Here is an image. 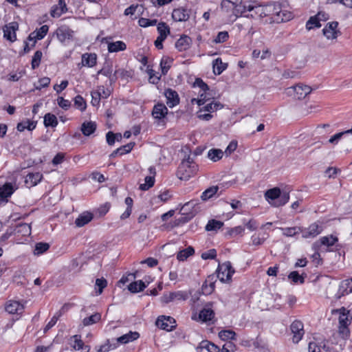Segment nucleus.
<instances>
[{"mask_svg":"<svg viewBox=\"0 0 352 352\" xmlns=\"http://www.w3.org/2000/svg\"><path fill=\"white\" fill-rule=\"evenodd\" d=\"M292 14L291 12H287V11L282 10V13H280L278 17H274V22L280 23L287 21L292 19Z\"/></svg>","mask_w":352,"mask_h":352,"instance_id":"nucleus-48","label":"nucleus"},{"mask_svg":"<svg viewBox=\"0 0 352 352\" xmlns=\"http://www.w3.org/2000/svg\"><path fill=\"white\" fill-rule=\"evenodd\" d=\"M112 72V64L110 63H105L103 67L98 72V74H102L107 77L108 76H110Z\"/></svg>","mask_w":352,"mask_h":352,"instance_id":"nucleus-58","label":"nucleus"},{"mask_svg":"<svg viewBox=\"0 0 352 352\" xmlns=\"http://www.w3.org/2000/svg\"><path fill=\"white\" fill-rule=\"evenodd\" d=\"M338 26V23L337 21L328 23L322 30L323 34L328 39L336 38L341 34L339 30H337Z\"/></svg>","mask_w":352,"mask_h":352,"instance_id":"nucleus-8","label":"nucleus"},{"mask_svg":"<svg viewBox=\"0 0 352 352\" xmlns=\"http://www.w3.org/2000/svg\"><path fill=\"white\" fill-rule=\"evenodd\" d=\"M50 248V245L47 243L39 242L35 245L34 254L40 255L45 252Z\"/></svg>","mask_w":352,"mask_h":352,"instance_id":"nucleus-45","label":"nucleus"},{"mask_svg":"<svg viewBox=\"0 0 352 352\" xmlns=\"http://www.w3.org/2000/svg\"><path fill=\"white\" fill-rule=\"evenodd\" d=\"M107 281L106 279L101 278H97L96 280V285L98 287V290L97 291L98 294H101L102 293L103 289L107 287Z\"/></svg>","mask_w":352,"mask_h":352,"instance_id":"nucleus-62","label":"nucleus"},{"mask_svg":"<svg viewBox=\"0 0 352 352\" xmlns=\"http://www.w3.org/2000/svg\"><path fill=\"white\" fill-rule=\"evenodd\" d=\"M168 113V109L163 103H157L154 105L152 111V116L155 119L160 120L166 117Z\"/></svg>","mask_w":352,"mask_h":352,"instance_id":"nucleus-15","label":"nucleus"},{"mask_svg":"<svg viewBox=\"0 0 352 352\" xmlns=\"http://www.w3.org/2000/svg\"><path fill=\"white\" fill-rule=\"evenodd\" d=\"M144 184H142L140 186V189L142 190H147L153 186L155 184V177L146 176L144 179Z\"/></svg>","mask_w":352,"mask_h":352,"instance_id":"nucleus-47","label":"nucleus"},{"mask_svg":"<svg viewBox=\"0 0 352 352\" xmlns=\"http://www.w3.org/2000/svg\"><path fill=\"white\" fill-rule=\"evenodd\" d=\"M191 43V38L184 34L176 41L175 46L179 52H182L188 50L190 47Z\"/></svg>","mask_w":352,"mask_h":352,"instance_id":"nucleus-21","label":"nucleus"},{"mask_svg":"<svg viewBox=\"0 0 352 352\" xmlns=\"http://www.w3.org/2000/svg\"><path fill=\"white\" fill-rule=\"evenodd\" d=\"M101 318V315L99 313L92 314L89 317L85 318L82 320V323L85 326L91 325L98 322Z\"/></svg>","mask_w":352,"mask_h":352,"instance_id":"nucleus-44","label":"nucleus"},{"mask_svg":"<svg viewBox=\"0 0 352 352\" xmlns=\"http://www.w3.org/2000/svg\"><path fill=\"white\" fill-rule=\"evenodd\" d=\"M338 333L340 337L343 339H348L350 336V331L349 327L339 325L338 327Z\"/></svg>","mask_w":352,"mask_h":352,"instance_id":"nucleus-60","label":"nucleus"},{"mask_svg":"<svg viewBox=\"0 0 352 352\" xmlns=\"http://www.w3.org/2000/svg\"><path fill=\"white\" fill-rule=\"evenodd\" d=\"M23 305L18 301L10 300L6 304L5 309L10 314H20L23 311Z\"/></svg>","mask_w":352,"mask_h":352,"instance_id":"nucleus-18","label":"nucleus"},{"mask_svg":"<svg viewBox=\"0 0 352 352\" xmlns=\"http://www.w3.org/2000/svg\"><path fill=\"white\" fill-rule=\"evenodd\" d=\"M157 31L159 36L166 38L168 34L170 33V28L164 22L159 23L157 25Z\"/></svg>","mask_w":352,"mask_h":352,"instance_id":"nucleus-46","label":"nucleus"},{"mask_svg":"<svg viewBox=\"0 0 352 352\" xmlns=\"http://www.w3.org/2000/svg\"><path fill=\"white\" fill-rule=\"evenodd\" d=\"M74 105L76 108L80 109L81 111H85L87 107V104H86L85 100L80 95H78L74 98Z\"/></svg>","mask_w":352,"mask_h":352,"instance_id":"nucleus-53","label":"nucleus"},{"mask_svg":"<svg viewBox=\"0 0 352 352\" xmlns=\"http://www.w3.org/2000/svg\"><path fill=\"white\" fill-rule=\"evenodd\" d=\"M333 313L339 314V325L347 326L351 324L352 316L349 318L350 311L342 307L340 309L333 311Z\"/></svg>","mask_w":352,"mask_h":352,"instance_id":"nucleus-11","label":"nucleus"},{"mask_svg":"<svg viewBox=\"0 0 352 352\" xmlns=\"http://www.w3.org/2000/svg\"><path fill=\"white\" fill-rule=\"evenodd\" d=\"M126 48V45L125 43L121 41H118L116 42H111L108 43V51L109 52H118L120 51H124Z\"/></svg>","mask_w":352,"mask_h":352,"instance_id":"nucleus-34","label":"nucleus"},{"mask_svg":"<svg viewBox=\"0 0 352 352\" xmlns=\"http://www.w3.org/2000/svg\"><path fill=\"white\" fill-rule=\"evenodd\" d=\"M194 164L193 159L188 155L179 165L177 171V176L181 180H188L191 176V165Z\"/></svg>","mask_w":352,"mask_h":352,"instance_id":"nucleus-2","label":"nucleus"},{"mask_svg":"<svg viewBox=\"0 0 352 352\" xmlns=\"http://www.w3.org/2000/svg\"><path fill=\"white\" fill-rule=\"evenodd\" d=\"M223 226V223L215 219L209 220L206 226V230L207 231H217L221 229Z\"/></svg>","mask_w":352,"mask_h":352,"instance_id":"nucleus-39","label":"nucleus"},{"mask_svg":"<svg viewBox=\"0 0 352 352\" xmlns=\"http://www.w3.org/2000/svg\"><path fill=\"white\" fill-rule=\"evenodd\" d=\"M67 305H64L62 308L56 312L54 316L51 318L50 322L46 324L44 328V332H47L50 330L52 327H54L57 322L58 318L62 316V314L67 309Z\"/></svg>","mask_w":352,"mask_h":352,"instance_id":"nucleus-27","label":"nucleus"},{"mask_svg":"<svg viewBox=\"0 0 352 352\" xmlns=\"http://www.w3.org/2000/svg\"><path fill=\"white\" fill-rule=\"evenodd\" d=\"M14 234L21 235L23 236H30L31 234V226L26 223H21L16 226L13 229Z\"/></svg>","mask_w":352,"mask_h":352,"instance_id":"nucleus-24","label":"nucleus"},{"mask_svg":"<svg viewBox=\"0 0 352 352\" xmlns=\"http://www.w3.org/2000/svg\"><path fill=\"white\" fill-rule=\"evenodd\" d=\"M173 60L169 58H162L160 61V67L162 69V74L166 75L170 67V63Z\"/></svg>","mask_w":352,"mask_h":352,"instance_id":"nucleus-49","label":"nucleus"},{"mask_svg":"<svg viewBox=\"0 0 352 352\" xmlns=\"http://www.w3.org/2000/svg\"><path fill=\"white\" fill-rule=\"evenodd\" d=\"M234 270L232 267L230 261H226L219 265L217 270V276L221 282L225 283L231 280Z\"/></svg>","mask_w":352,"mask_h":352,"instance_id":"nucleus-3","label":"nucleus"},{"mask_svg":"<svg viewBox=\"0 0 352 352\" xmlns=\"http://www.w3.org/2000/svg\"><path fill=\"white\" fill-rule=\"evenodd\" d=\"M71 340L74 341V344L72 347L76 350H82L85 352H89L90 346L88 345H85L84 342L81 340V336L80 335H74L71 337Z\"/></svg>","mask_w":352,"mask_h":352,"instance_id":"nucleus-25","label":"nucleus"},{"mask_svg":"<svg viewBox=\"0 0 352 352\" xmlns=\"http://www.w3.org/2000/svg\"><path fill=\"white\" fill-rule=\"evenodd\" d=\"M49 30V27L47 25H42L40 28L36 30V37L37 39L41 40L45 37Z\"/></svg>","mask_w":352,"mask_h":352,"instance_id":"nucleus-59","label":"nucleus"},{"mask_svg":"<svg viewBox=\"0 0 352 352\" xmlns=\"http://www.w3.org/2000/svg\"><path fill=\"white\" fill-rule=\"evenodd\" d=\"M349 283L346 281H342L339 285V288L338 292L336 294V296L338 299L341 298L342 296L347 295L349 294L347 287L349 286Z\"/></svg>","mask_w":352,"mask_h":352,"instance_id":"nucleus-43","label":"nucleus"},{"mask_svg":"<svg viewBox=\"0 0 352 352\" xmlns=\"http://www.w3.org/2000/svg\"><path fill=\"white\" fill-rule=\"evenodd\" d=\"M172 17L175 21H186L189 19L187 10L184 8L174 9Z\"/></svg>","mask_w":352,"mask_h":352,"instance_id":"nucleus-28","label":"nucleus"},{"mask_svg":"<svg viewBox=\"0 0 352 352\" xmlns=\"http://www.w3.org/2000/svg\"><path fill=\"white\" fill-rule=\"evenodd\" d=\"M166 98V104L170 108H173L179 103V98L177 92L172 89H167L164 92Z\"/></svg>","mask_w":352,"mask_h":352,"instance_id":"nucleus-12","label":"nucleus"},{"mask_svg":"<svg viewBox=\"0 0 352 352\" xmlns=\"http://www.w3.org/2000/svg\"><path fill=\"white\" fill-rule=\"evenodd\" d=\"M290 329L293 333V342L298 343L302 340L305 333L303 323L300 320H294L292 323Z\"/></svg>","mask_w":352,"mask_h":352,"instance_id":"nucleus-7","label":"nucleus"},{"mask_svg":"<svg viewBox=\"0 0 352 352\" xmlns=\"http://www.w3.org/2000/svg\"><path fill=\"white\" fill-rule=\"evenodd\" d=\"M96 130V124L94 122H85L82 124L81 131L85 136H89Z\"/></svg>","mask_w":352,"mask_h":352,"instance_id":"nucleus-32","label":"nucleus"},{"mask_svg":"<svg viewBox=\"0 0 352 352\" xmlns=\"http://www.w3.org/2000/svg\"><path fill=\"white\" fill-rule=\"evenodd\" d=\"M139 25L141 27L146 28L149 26L155 25L157 23L156 19L151 20L145 18H140L138 21Z\"/></svg>","mask_w":352,"mask_h":352,"instance_id":"nucleus-63","label":"nucleus"},{"mask_svg":"<svg viewBox=\"0 0 352 352\" xmlns=\"http://www.w3.org/2000/svg\"><path fill=\"white\" fill-rule=\"evenodd\" d=\"M193 87H199L201 89V91L206 92L207 91L209 90V87L208 85L205 83L202 79L199 78H197L193 83Z\"/></svg>","mask_w":352,"mask_h":352,"instance_id":"nucleus-61","label":"nucleus"},{"mask_svg":"<svg viewBox=\"0 0 352 352\" xmlns=\"http://www.w3.org/2000/svg\"><path fill=\"white\" fill-rule=\"evenodd\" d=\"M223 153L221 149L212 148L208 152V157L213 162H217L222 158Z\"/></svg>","mask_w":352,"mask_h":352,"instance_id":"nucleus-41","label":"nucleus"},{"mask_svg":"<svg viewBox=\"0 0 352 352\" xmlns=\"http://www.w3.org/2000/svg\"><path fill=\"white\" fill-rule=\"evenodd\" d=\"M295 92V97L298 100L305 98L308 94L311 92V88L307 85L298 84L292 87Z\"/></svg>","mask_w":352,"mask_h":352,"instance_id":"nucleus-17","label":"nucleus"},{"mask_svg":"<svg viewBox=\"0 0 352 352\" xmlns=\"http://www.w3.org/2000/svg\"><path fill=\"white\" fill-rule=\"evenodd\" d=\"M228 0H223L221 3V7L223 11L229 13L232 12V15L234 16V11L235 6H233Z\"/></svg>","mask_w":352,"mask_h":352,"instance_id":"nucleus-57","label":"nucleus"},{"mask_svg":"<svg viewBox=\"0 0 352 352\" xmlns=\"http://www.w3.org/2000/svg\"><path fill=\"white\" fill-rule=\"evenodd\" d=\"M36 122L28 120L25 122H19L16 126V129L20 132L23 131L25 129L28 131H32L36 128Z\"/></svg>","mask_w":352,"mask_h":352,"instance_id":"nucleus-36","label":"nucleus"},{"mask_svg":"<svg viewBox=\"0 0 352 352\" xmlns=\"http://www.w3.org/2000/svg\"><path fill=\"white\" fill-rule=\"evenodd\" d=\"M140 337V333L137 331H129L117 338V342L120 344H127L136 340Z\"/></svg>","mask_w":352,"mask_h":352,"instance_id":"nucleus-26","label":"nucleus"},{"mask_svg":"<svg viewBox=\"0 0 352 352\" xmlns=\"http://www.w3.org/2000/svg\"><path fill=\"white\" fill-rule=\"evenodd\" d=\"M264 197L269 204L274 207L284 206L289 199V192L287 191L282 192L278 187L266 190Z\"/></svg>","mask_w":352,"mask_h":352,"instance_id":"nucleus-1","label":"nucleus"},{"mask_svg":"<svg viewBox=\"0 0 352 352\" xmlns=\"http://www.w3.org/2000/svg\"><path fill=\"white\" fill-rule=\"evenodd\" d=\"M236 333L232 330H221L219 333V337L222 340H236Z\"/></svg>","mask_w":352,"mask_h":352,"instance_id":"nucleus-42","label":"nucleus"},{"mask_svg":"<svg viewBox=\"0 0 352 352\" xmlns=\"http://www.w3.org/2000/svg\"><path fill=\"white\" fill-rule=\"evenodd\" d=\"M217 256V251L215 249H210L201 254V258L204 260L214 259Z\"/></svg>","mask_w":352,"mask_h":352,"instance_id":"nucleus-64","label":"nucleus"},{"mask_svg":"<svg viewBox=\"0 0 352 352\" xmlns=\"http://www.w3.org/2000/svg\"><path fill=\"white\" fill-rule=\"evenodd\" d=\"M43 123L45 127H56L58 124L56 116L50 113L45 115Z\"/></svg>","mask_w":352,"mask_h":352,"instance_id":"nucleus-37","label":"nucleus"},{"mask_svg":"<svg viewBox=\"0 0 352 352\" xmlns=\"http://www.w3.org/2000/svg\"><path fill=\"white\" fill-rule=\"evenodd\" d=\"M97 56L96 54L85 53L82 56V63L84 66L92 67L96 64Z\"/></svg>","mask_w":352,"mask_h":352,"instance_id":"nucleus-30","label":"nucleus"},{"mask_svg":"<svg viewBox=\"0 0 352 352\" xmlns=\"http://www.w3.org/2000/svg\"><path fill=\"white\" fill-rule=\"evenodd\" d=\"M215 282L216 276L214 275L208 276L201 287L202 293L205 295L212 294L215 288Z\"/></svg>","mask_w":352,"mask_h":352,"instance_id":"nucleus-16","label":"nucleus"},{"mask_svg":"<svg viewBox=\"0 0 352 352\" xmlns=\"http://www.w3.org/2000/svg\"><path fill=\"white\" fill-rule=\"evenodd\" d=\"M19 30V23L13 21L6 24L3 28V37L10 42H14L16 39V32Z\"/></svg>","mask_w":352,"mask_h":352,"instance_id":"nucleus-6","label":"nucleus"},{"mask_svg":"<svg viewBox=\"0 0 352 352\" xmlns=\"http://www.w3.org/2000/svg\"><path fill=\"white\" fill-rule=\"evenodd\" d=\"M247 6L239 3V5H236L234 11V19L232 21H235L239 16L243 15L246 12Z\"/></svg>","mask_w":352,"mask_h":352,"instance_id":"nucleus-50","label":"nucleus"},{"mask_svg":"<svg viewBox=\"0 0 352 352\" xmlns=\"http://www.w3.org/2000/svg\"><path fill=\"white\" fill-rule=\"evenodd\" d=\"M147 285L148 284H146L144 282L140 280L131 283L128 285V289L131 293H138L143 291L147 287Z\"/></svg>","mask_w":352,"mask_h":352,"instance_id":"nucleus-33","label":"nucleus"},{"mask_svg":"<svg viewBox=\"0 0 352 352\" xmlns=\"http://www.w3.org/2000/svg\"><path fill=\"white\" fill-rule=\"evenodd\" d=\"M188 296L185 292L178 291L175 292H170L168 294H164L161 297V302L166 304L175 300H185L188 298Z\"/></svg>","mask_w":352,"mask_h":352,"instance_id":"nucleus-9","label":"nucleus"},{"mask_svg":"<svg viewBox=\"0 0 352 352\" xmlns=\"http://www.w3.org/2000/svg\"><path fill=\"white\" fill-rule=\"evenodd\" d=\"M283 234L287 236H294L296 234L301 232L300 227H292V228H285L283 229Z\"/></svg>","mask_w":352,"mask_h":352,"instance_id":"nucleus-55","label":"nucleus"},{"mask_svg":"<svg viewBox=\"0 0 352 352\" xmlns=\"http://www.w3.org/2000/svg\"><path fill=\"white\" fill-rule=\"evenodd\" d=\"M322 230V228L318 224L314 223L307 228H301L302 236L305 239L314 238L320 234Z\"/></svg>","mask_w":352,"mask_h":352,"instance_id":"nucleus-10","label":"nucleus"},{"mask_svg":"<svg viewBox=\"0 0 352 352\" xmlns=\"http://www.w3.org/2000/svg\"><path fill=\"white\" fill-rule=\"evenodd\" d=\"M74 31L71 30L67 25H61L58 27L54 32L53 35H56L58 40L63 44L67 41H71L73 38Z\"/></svg>","mask_w":352,"mask_h":352,"instance_id":"nucleus-4","label":"nucleus"},{"mask_svg":"<svg viewBox=\"0 0 352 352\" xmlns=\"http://www.w3.org/2000/svg\"><path fill=\"white\" fill-rule=\"evenodd\" d=\"M195 254V250L192 246H188L186 249L179 251L177 253V258L179 261H184L186 260L189 256Z\"/></svg>","mask_w":352,"mask_h":352,"instance_id":"nucleus-38","label":"nucleus"},{"mask_svg":"<svg viewBox=\"0 0 352 352\" xmlns=\"http://www.w3.org/2000/svg\"><path fill=\"white\" fill-rule=\"evenodd\" d=\"M67 11V8L65 0H59L58 6H56L51 10V15L52 17H59Z\"/></svg>","mask_w":352,"mask_h":352,"instance_id":"nucleus-29","label":"nucleus"},{"mask_svg":"<svg viewBox=\"0 0 352 352\" xmlns=\"http://www.w3.org/2000/svg\"><path fill=\"white\" fill-rule=\"evenodd\" d=\"M210 306V305H206L199 314V318L202 322H210L214 317V312Z\"/></svg>","mask_w":352,"mask_h":352,"instance_id":"nucleus-22","label":"nucleus"},{"mask_svg":"<svg viewBox=\"0 0 352 352\" xmlns=\"http://www.w3.org/2000/svg\"><path fill=\"white\" fill-rule=\"evenodd\" d=\"M222 189V187H220L219 186H211L206 190H205L201 196V198L203 201H207L209 199L212 198L215 194L218 192L219 189ZM222 190H221L220 194L221 193Z\"/></svg>","mask_w":352,"mask_h":352,"instance_id":"nucleus-31","label":"nucleus"},{"mask_svg":"<svg viewBox=\"0 0 352 352\" xmlns=\"http://www.w3.org/2000/svg\"><path fill=\"white\" fill-rule=\"evenodd\" d=\"M94 218V214L88 211H85L76 219L75 224L76 227L81 228L89 223Z\"/></svg>","mask_w":352,"mask_h":352,"instance_id":"nucleus-23","label":"nucleus"},{"mask_svg":"<svg viewBox=\"0 0 352 352\" xmlns=\"http://www.w3.org/2000/svg\"><path fill=\"white\" fill-rule=\"evenodd\" d=\"M322 15L321 12H318V14L315 16H311L308 20V21L306 23V28L308 30H311L314 28V27L318 28L320 27L321 25L320 23V16Z\"/></svg>","mask_w":352,"mask_h":352,"instance_id":"nucleus-40","label":"nucleus"},{"mask_svg":"<svg viewBox=\"0 0 352 352\" xmlns=\"http://www.w3.org/2000/svg\"><path fill=\"white\" fill-rule=\"evenodd\" d=\"M265 11L269 16H271V19L274 22V17H278L280 13H282L280 5L278 3H270L265 5Z\"/></svg>","mask_w":352,"mask_h":352,"instance_id":"nucleus-19","label":"nucleus"},{"mask_svg":"<svg viewBox=\"0 0 352 352\" xmlns=\"http://www.w3.org/2000/svg\"><path fill=\"white\" fill-rule=\"evenodd\" d=\"M42 56H43V53L40 50H37L34 53V54L32 57V63H31L32 68L33 69L37 68L39 66V65L41 63Z\"/></svg>","mask_w":352,"mask_h":352,"instance_id":"nucleus-52","label":"nucleus"},{"mask_svg":"<svg viewBox=\"0 0 352 352\" xmlns=\"http://www.w3.org/2000/svg\"><path fill=\"white\" fill-rule=\"evenodd\" d=\"M229 38V34L227 31L219 32L217 36L213 40L214 43H222L226 42Z\"/></svg>","mask_w":352,"mask_h":352,"instance_id":"nucleus-56","label":"nucleus"},{"mask_svg":"<svg viewBox=\"0 0 352 352\" xmlns=\"http://www.w3.org/2000/svg\"><path fill=\"white\" fill-rule=\"evenodd\" d=\"M155 323L159 328L167 331L173 330L176 327L175 320L170 316H160Z\"/></svg>","mask_w":352,"mask_h":352,"instance_id":"nucleus-5","label":"nucleus"},{"mask_svg":"<svg viewBox=\"0 0 352 352\" xmlns=\"http://www.w3.org/2000/svg\"><path fill=\"white\" fill-rule=\"evenodd\" d=\"M212 66L215 75H220L227 68V64L223 63L220 58L213 60Z\"/></svg>","mask_w":352,"mask_h":352,"instance_id":"nucleus-35","label":"nucleus"},{"mask_svg":"<svg viewBox=\"0 0 352 352\" xmlns=\"http://www.w3.org/2000/svg\"><path fill=\"white\" fill-rule=\"evenodd\" d=\"M338 238L332 234L322 236L320 239V241H316L313 244V248L318 250L320 245H325L327 247L333 246L337 241Z\"/></svg>","mask_w":352,"mask_h":352,"instance_id":"nucleus-13","label":"nucleus"},{"mask_svg":"<svg viewBox=\"0 0 352 352\" xmlns=\"http://www.w3.org/2000/svg\"><path fill=\"white\" fill-rule=\"evenodd\" d=\"M16 188L14 185L10 182L5 183L2 186L0 187V198L2 201L7 202L8 198L11 197L14 193Z\"/></svg>","mask_w":352,"mask_h":352,"instance_id":"nucleus-14","label":"nucleus"},{"mask_svg":"<svg viewBox=\"0 0 352 352\" xmlns=\"http://www.w3.org/2000/svg\"><path fill=\"white\" fill-rule=\"evenodd\" d=\"M42 179L43 175L41 173H30L26 175L25 183L29 188H30L37 185Z\"/></svg>","mask_w":352,"mask_h":352,"instance_id":"nucleus-20","label":"nucleus"},{"mask_svg":"<svg viewBox=\"0 0 352 352\" xmlns=\"http://www.w3.org/2000/svg\"><path fill=\"white\" fill-rule=\"evenodd\" d=\"M252 345L258 349V352H265L267 350L265 342L259 336H257L256 340L252 342Z\"/></svg>","mask_w":352,"mask_h":352,"instance_id":"nucleus-51","label":"nucleus"},{"mask_svg":"<svg viewBox=\"0 0 352 352\" xmlns=\"http://www.w3.org/2000/svg\"><path fill=\"white\" fill-rule=\"evenodd\" d=\"M288 278L295 283L299 282L300 283L302 284L305 282V276L300 275L297 271L292 272L289 274Z\"/></svg>","mask_w":352,"mask_h":352,"instance_id":"nucleus-54","label":"nucleus"}]
</instances>
